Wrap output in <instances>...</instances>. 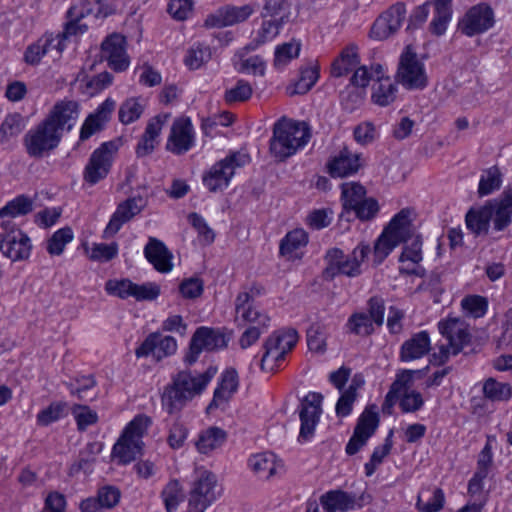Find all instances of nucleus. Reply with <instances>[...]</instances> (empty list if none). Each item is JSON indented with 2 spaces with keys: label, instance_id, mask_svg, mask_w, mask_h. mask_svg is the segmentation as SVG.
Listing matches in <instances>:
<instances>
[{
  "label": "nucleus",
  "instance_id": "nucleus-62",
  "mask_svg": "<svg viewBox=\"0 0 512 512\" xmlns=\"http://www.w3.org/2000/svg\"><path fill=\"white\" fill-rule=\"evenodd\" d=\"M462 308L474 318L482 317L488 307V302L485 297L479 295L466 296L461 301Z\"/></svg>",
  "mask_w": 512,
  "mask_h": 512
},
{
  "label": "nucleus",
  "instance_id": "nucleus-56",
  "mask_svg": "<svg viewBox=\"0 0 512 512\" xmlns=\"http://www.w3.org/2000/svg\"><path fill=\"white\" fill-rule=\"evenodd\" d=\"M188 428L184 423L175 420L168 430L167 443L170 448L178 450L182 448L188 437Z\"/></svg>",
  "mask_w": 512,
  "mask_h": 512
},
{
  "label": "nucleus",
  "instance_id": "nucleus-23",
  "mask_svg": "<svg viewBox=\"0 0 512 512\" xmlns=\"http://www.w3.org/2000/svg\"><path fill=\"white\" fill-rule=\"evenodd\" d=\"M145 206V200L141 197H132L121 202L116 211L112 214L105 230L104 237L114 236L121 227L130 221L134 216L139 214Z\"/></svg>",
  "mask_w": 512,
  "mask_h": 512
},
{
  "label": "nucleus",
  "instance_id": "nucleus-11",
  "mask_svg": "<svg viewBox=\"0 0 512 512\" xmlns=\"http://www.w3.org/2000/svg\"><path fill=\"white\" fill-rule=\"evenodd\" d=\"M227 346L225 335L218 330L199 327L190 340L189 348L183 357V362L191 366L198 360L202 351H213Z\"/></svg>",
  "mask_w": 512,
  "mask_h": 512
},
{
  "label": "nucleus",
  "instance_id": "nucleus-4",
  "mask_svg": "<svg viewBox=\"0 0 512 512\" xmlns=\"http://www.w3.org/2000/svg\"><path fill=\"white\" fill-rule=\"evenodd\" d=\"M370 253V247L367 244L360 243L350 254H344L339 248H331L326 252V268L323 270L325 280H333L338 275H344L350 278L358 277L362 274V263Z\"/></svg>",
  "mask_w": 512,
  "mask_h": 512
},
{
  "label": "nucleus",
  "instance_id": "nucleus-8",
  "mask_svg": "<svg viewBox=\"0 0 512 512\" xmlns=\"http://www.w3.org/2000/svg\"><path fill=\"white\" fill-rule=\"evenodd\" d=\"M62 137L57 129L43 119L25 134L23 144L30 157L41 159L58 148Z\"/></svg>",
  "mask_w": 512,
  "mask_h": 512
},
{
  "label": "nucleus",
  "instance_id": "nucleus-3",
  "mask_svg": "<svg viewBox=\"0 0 512 512\" xmlns=\"http://www.w3.org/2000/svg\"><path fill=\"white\" fill-rule=\"evenodd\" d=\"M235 322L238 327L245 328L239 339L243 349L256 343L270 326L269 316L253 306V295L249 293H239L235 299Z\"/></svg>",
  "mask_w": 512,
  "mask_h": 512
},
{
  "label": "nucleus",
  "instance_id": "nucleus-30",
  "mask_svg": "<svg viewBox=\"0 0 512 512\" xmlns=\"http://www.w3.org/2000/svg\"><path fill=\"white\" fill-rule=\"evenodd\" d=\"M491 219L492 210L486 204L479 208H471L465 216L467 228L475 235L487 234Z\"/></svg>",
  "mask_w": 512,
  "mask_h": 512
},
{
  "label": "nucleus",
  "instance_id": "nucleus-9",
  "mask_svg": "<svg viewBox=\"0 0 512 512\" xmlns=\"http://www.w3.org/2000/svg\"><path fill=\"white\" fill-rule=\"evenodd\" d=\"M298 341L295 329L275 331L264 343L260 367L263 371L275 370Z\"/></svg>",
  "mask_w": 512,
  "mask_h": 512
},
{
  "label": "nucleus",
  "instance_id": "nucleus-58",
  "mask_svg": "<svg viewBox=\"0 0 512 512\" xmlns=\"http://www.w3.org/2000/svg\"><path fill=\"white\" fill-rule=\"evenodd\" d=\"M67 16L70 19L66 24L64 30L59 33L61 37L66 41L70 36L82 34L87 30L86 25L79 24L80 19L83 17V13L77 12V7H71Z\"/></svg>",
  "mask_w": 512,
  "mask_h": 512
},
{
  "label": "nucleus",
  "instance_id": "nucleus-55",
  "mask_svg": "<svg viewBox=\"0 0 512 512\" xmlns=\"http://www.w3.org/2000/svg\"><path fill=\"white\" fill-rule=\"evenodd\" d=\"M424 400L421 393L411 390L409 388L404 389L399 398V407L403 413H413L422 408Z\"/></svg>",
  "mask_w": 512,
  "mask_h": 512
},
{
  "label": "nucleus",
  "instance_id": "nucleus-53",
  "mask_svg": "<svg viewBox=\"0 0 512 512\" xmlns=\"http://www.w3.org/2000/svg\"><path fill=\"white\" fill-rule=\"evenodd\" d=\"M151 418L146 415H137L125 428L123 436L143 444L142 437L151 425Z\"/></svg>",
  "mask_w": 512,
  "mask_h": 512
},
{
  "label": "nucleus",
  "instance_id": "nucleus-44",
  "mask_svg": "<svg viewBox=\"0 0 512 512\" xmlns=\"http://www.w3.org/2000/svg\"><path fill=\"white\" fill-rule=\"evenodd\" d=\"M23 128V117L20 114L14 113L6 116L0 126V143H7L12 138L17 137Z\"/></svg>",
  "mask_w": 512,
  "mask_h": 512
},
{
  "label": "nucleus",
  "instance_id": "nucleus-45",
  "mask_svg": "<svg viewBox=\"0 0 512 512\" xmlns=\"http://www.w3.org/2000/svg\"><path fill=\"white\" fill-rule=\"evenodd\" d=\"M300 50L301 44L295 40L277 46L275 49L274 66L277 69H282L292 59L299 56Z\"/></svg>",
  "mask_w": 512,
  "mask_h": 512
},
{
  "label": "nucleus",
  "instance_id": "nucleus-34",
  "mask_svg": "<svg viewBox=\"0 0 512 512\" xmlns=\"http://www.w3.org/2000/svg\"><path fill=\"white\" fill-rule=\"evenodd\" d=\"M142 446L143 444L121 435L113 446L112 455L118 460V463L125 465L136 459L137 455L141 453Z\"/></svg>",
  "mask_w": 512,
  "mask_h": 512
},
{
  "label": "nucleus",
  "instance_id": "nucleus-18",
  "mask_svg": "<svg viewBox=\"0 0 512 512\" xmlns=\"http://www.w3.org/2000/svg\"><path fill=\"white\" fill-rule=\"evenodd\" d=\"M195 132L189 118L176 119L171 127L166 149L175 155L188 152L194 145Z\"/></svg>",
  "mask_w": 512,
  "mask_h": 512
},
{
  "label": "nucleus",
  "instance_id": "nucleus-51",
  "mask_svg": "<svg viewBox=\"0 0 512 512\" xmlns=\"http://www.w3.org/2000/svg\"><path fill=\"white\" fill-rule=\"evenodd\" d=\"M167 512H173L183 499L182 488L178 480L169 481L161 492Z\"/></svg>",
  "mask_w": 512,
  "mask_h": 512
},
{
  "label": "nucleus",
  "instance_id": "nucleus-27",
  "mask_svg": "<svg viewBox=\"0 0 512 512\" xmlns=\"http://www.w3.org/2000/svg\"><path fill=\"white\" fill-rule=\"evenodd\" d=\"M170 118V114H159L148 122L145 132L136 147L138 157H145L153 152L157 142V138L164 124Z\"/></svg>",
  "mask_w": 512,
  "mask_h": 512
},
{
  "label": "nucleus",
  "instance_id": "nucleus-47",
  "mask_svg": "<svg viewBox=\"0 0 512 512\" xmlns=\"http://www.w3.org/2000/svg\"><path fill=\"white\" fill-rule=\"evenodd\" d=\"M144 112V104L139 98H129L124 101L119 109V120L127 125L141 117Z\"/></svg>",
  "mask_w": 512,
  "mask_h": 512
},
{
  "label": "nucleus",
  "instance_id": "nucleus-26",
  "mask_svg": "<svg viewBox=\"0 0 512 512\" xmlns=\"http://www.w3.org/2000/svg\"><path fill=\"white\" fill-rule=\"evenodd\" d=\"M238 374L235 369H227L221 376V381L214 391L213 399L207 406V412H211L228 403L231 396L238 389Z\"/></svg>",
  "mask_w": 512,
  "mask_h": 512
},
{
  "label": "nucleus",
  "instance_id": "nucleus-57",
  "mask_svg": "<svg viewBox=\"0 0 512 512\" xmlns=\"http://www.w3.org/2000/svg\"><path fill=\"white\" fill-rule=\"evenodd\" d=\"M392 443L390 437H387L385 443L382 446H378L374 449L370 460L364 465L365 475L367 477L372 476L377 467L383 462V459L390 453Z\"/></svg>",
  "mask_w": 512,
  "mask_h": 512
},
{
  "label": "nucleus",
  "instance_id": "nucleus-13",
  "mask_svg": "<svg viewBox=\"0 0 512 512\" xmlns=\"http://www.w3.org/2000/svg\"><path fill=\"white\" fill-rule=\"evenodd\" d=\"M494 25V12L481 3L471 7L458 23V30L469 37L482 34Z\"/></svg>",
  "mask_w": 512,
  "mask_h": 512
},
{
  "label": "nucleus",
  "instance_id": "nucleus-1",
  "mask_svg": "<svg viewBox=\"0 0 512 512\" xmlns=\"http://www.w3.org/2000/svg\"><path fill=\"white\" fill-rule=\"evenodd\" d=\"M217 370L209 367L202 373H192L185 369L172 377V382L163 391L161 402L162 407L169 413L179 412L189 401L202 394Z\"/></svg>",
  "mask_w": 512,
  "mask_h": 512
},
{
  "label": "nucleus",
  "instance_id": "nucleus-41",
  "mask_svg": "<svg viewBox=\"0 0 512 512\" xmlns=\"http://www.w3.org/2000/svg\"><path fill=\"white\" fill-rule=\"evenodd\" d=\"M249 466L260 477L269 478L275 474V456L272 453H260L249 459Z\"/></svg>",
  "mask_w": 512,
  "mask_h": 512
},
{
  "label": "nucleus",
  "instance_id": "nucleus-15",
  "mask_svg": "<svg viewBox=\"0 0 512 512\" xmlns=\"http://www.w3.org/2000/svg\"><path fill=\"white\" fill-rule=\"evenodd\" d=\"M126 46V38L118 33L107 36L101 44L102 58L115 72H123L129 67L130 58L126 52Z\"/></svg>",
  "mask_w": 512,
  "mask_h": 512
},
{
  "label": "nucleus",
  "instance_id": "nucleus-22",
  "mask_svg": "<svg viewBox=\"0 0 512 512\" xmlns=\"http://www.w3.org/2000/svg\"><path fill=\"white\" fill-rule=\"evenodd\" d=\"M361 166V154L351 151L346 146L331 156L326 164L327 172L333 178H344L354 175Z\"/></svg>",
  "mask_w": 512,
  "mask_h": 512
},
{
  "label": "nucleus",
  "instance_id": "nucleus-25",
  "mask_svg": "<svg viewBox=\"0 0 512 512\" xmlns=\"http://www.w3.org/2000/svg\"><path fill=\"white\" fill-rule=\"evenodd\" d=\"M144 255L158 272L168 273L173 268L171 252L162 241L155 237H149L144 248Z\"/></svg>",
  "mask_w": 512,
  "mask_h": 512
},
{
  "label": "nucleus",
  "instance_id": "nucleus-24",
  "mask_svg": "<svg viewBox=\"0 0 512 512\" xmlns=\"http://www.w3.org/2000/svg\"><path fill=\"white\" fill-rule=\"evenodd\" d=\"M422 259V240L420 236H416L409 245L403 248L399 257V261L402 263L399 272L401 274L423 277L425 275V269L418 265Z\"/></svg>",
  "mask_w": 512,
  "mask_h": 512
},
{
  "label": "nucleus",
  "instance_id": "nucleus-19",
  "mask_svg": "<svg viewBox=\"0 0 512 512\" xmlns=\"http://www.w3.org/2000/svg\"><path fill=\"white\" fill-rule=\"evenodd\" d=\"M255 12V6L245 4L242 6L226 5L220 7L215 13L208 15L205 20L207 27H227L246 21Z\"/></svg>",
  "mask_w": 512,
  "mask_h": 512
},
{
  "label": "nucleus",
  "instance_id": "nucleus-38",
  "mask_svg": "<svg viewBox=\"0 0 512 512\" xmlns=\"http://www.w3.org/2000/svg\"><path fill=\"white\" fill-rule=\"evenodd\" d=\"M33 210V201L25 195H19L0 209V219L15 218L29 214Z\"/></svg>",
  "mask_w": 512,
  "mask_h": 512
},
{
  "label": "nucleus",
  "instance_id": "nucleus-52",
  "mask_svg": "<svg viewBox=\"0 0 512 512\" xmlns=\"http://www.w3.org/2000/svg\"><path fill=\"white\" fill-rule=\"evenodd\" d=\"M210 59L211 49L208 46L198 44L188 49L184 58V63L189 69L196 70Z\"/></svg>",
  "mask_w": 512,
  "mask_h": 512
},
{
  "label": "nucleus",
  "instance_id": "nucleus-39",
  "mask_svg": "<svg viewBox=\"0 0 512 512\" xmlns=\"http://www.w3.org/2000/svg\"><path fill=\"white\" fill-rule=\"evenodd\" d=\"M366 189L360 183L349 182L341 185L343 207L352 210L365 199Z\"/></svg>",
  "mask_w": 512,
  "mask_h": 512
},
{
  "label": "nucleus",
  "instance_id": "nucleus-20",
  "mask_svg": "<svg viewBox=\"0 0 512 512\" xmlns=\"http://www.w3.org/2000/svg\"><path fill=\"white\" fill-rule=\"evenodd\" d=\"M371 496L362 493L358 498L343 490H330L320 497V503L326 512L348 511L369 503Z\"/></svg>",
  "mask_w": 512,
  "mask_h": 512
},
{
  "label": "nucleus",
  "instance_id": "nucleus-59",
  "mask_svg": "<svg viewBox=\"0 0 512 512\" xmlns=\"http://www.w3.org/2000/svg\"><path fill=\"white\" fill-rule=\"evenodd\" d=\"M444 502L445 496L442 489L436 488L426 502L423 501V495L419 494L416 507L420 512H438L443 508Z\"/></svg>",
  "mask_w": 512,
  "mask_h": 512
},
{
  "label": "nucleus",
  "instance_id": "nucleus-54",
  "mask_svg": "<svg viewBox=\"0 0 512 512\" xmlns=\"http://www.w3.org/2000/svg\"><path fill=\"white\" fill-rule=\"evenodd\" d=\"M253 89L251 85L245 80H238L236 85L227 89L224 93V100L227 104H234L237 102H245L252 96Z\"/></svg>",
  "mask_w": 512,
  "mask_h": 512
},
{
  "label": "nucleus",
  "instance_id": "nucleus-37",
  "mask_svg": "<svg viewBox=\"0 0 512 512\" xmlns=\"http://www.w3.org/2000/svg\"><path fill=\"white\" fill-rule=\"evenodd\" d=\"M379 84L373 88L372 101L382 107L390 105L396 99L397 88L389 78H378Z\"/></svg>",
  "mask_w": 512,
  "mask_h": 512
},
{
  "label": "nucleus",
  "instance_id": "nucleus-21",
  "mask_svg": "<svg viewBox=\"0 0 512 512\" xmlns=\"http://www.w3.org/2000/svg\"><path fill=\"white\" fill-rule=\"evenodd\" d=\"M177 351V341L172 336H164L154 332L149 334L142 344L135 350L138 358L147 357L150 354L157 360L169 357Z\"/></svg>",
  "mask_w": 512,
  "mask_h": 512
},
{
  "label": "nucleus",
  "instance_id": "nucleus-31",
  "mask_svg": "<svg viewBox=\"0 0 512 512\" xmlns=\"http://www.w3.org/2000/svg\"><path fill=\"white\" fill-rule=\"evenodd\" d=\"M410 215L411 211L409 209H402L391 219L384 230L393 235L395 239H399L402 242L408 241L413 235Z\"/></svg>",
  "mask_w": 512,
  "mask_h": 512
},
{
  "label": "nucleus",
  "instance_id": "nucleus-64",
  "mask_svg": "<svg viewBox=\"0 0 512 512\" xmlns=\"http://www.w3.org/2000/svg\"><path fill=\"white\" fill-rule=\"evenodd\" d=\"M160 295V287L152 282L132 284V295L137 301H152Z\"/></svg>",
  "mask_w": 512,
  "mask_h": 512
},
{
  "label": "nucleus",
  "instance_id": "nucleus-46",
  "mask_svg": "<svg viewBox=\"0 0 512 512\" xmlns=\"http://www.w3.org/2000/svg\"><path fill=\"white\" fill-rule=\"evenodd\" d=\"M502 184V174L498 167L487 169L481 176L478 186V194L486 196L498 190Z\"/></svg>",
  "mask_w": 512,
  "mask_h": 512
},
{
  "label": "nucleus",
  "instance_id": "nucleus-10",
  "mask_svg": "<svg viewBox=\"0 0 512 512\" xmlns=\"http://www.w3.org/2000/svg\"><path fill=\"white\" fill-rule=\"evenodd\" d=\"M250 162V156L244 152H233L224 159L215 163L204 174L203 183L210 192H217L228 187L235 174V169L243 167Z\"/></svg>",
  "mask_w": 512,
  "mask_h": 512
},
{
  "label": "nucleus",
  "instance_id": "nucleus-28",
  "mask_svg": "<svg viewBox=\"0 0 512 512\" xmlns=\"http://www.w3.org/2000/svg\"><path fill=\"white\" fill-rule=\"evenodd\" d=\"M430 351V337L427 331H420L406 340L400 350V360L409 362L419 359Z\"/></svg>",
  "mask_w": 512,
  "mask_h": 512
},
{
  "label": "nucleus",
  "instance_id": "nucleus-2",
  "mask_svg": "<svg viewBox=\"0 0 512 512\" xmlns=\"http://www.w3.org/2000/svg\"><path fill=\"white\" fill-rule=\"evenodd\" d=\"M310 138L311 131L306 122L282 117L273 126L270 153L277 160L284 161L307 145Z\"/></svg>",
  "mask_w": 512,
  "mask_h": 512
},
{
  "label": "nucleus",
  "instance_id": "nucleus-7",
  "mask_svg": "<svg viewBox=\"0 0 512 512\" xmlns=\"http://www.w3.org/2000/svg\"><path fill=\"white\" fill-rule=\"evenodd\" d=\"M395 81L407 90H423L428 86L425 65L411 45L406 46L399 57Z\"/></svg>",
  "mask_w": 512,
  "mask_h": 512
},
{
  "label": "nucleus",
  "instance_id": "nucleus-61",
  "mask_svg": "<svg viewBox=\"0 0 512 512\" xmlns=\"http://www.w3.org/2000/svg\"><path fill=\"white\" fill-rule=\"evenodd\" d=\"M289 7L288 0H266L261 15L284 22V19L288 17Z\"/></svg>",
  "mask_w": 512,
  "mask_h": 512
},
{
  "label": "nucleus",
  "instance_id": "nucleus-29",
  "mask_svg": "<svg viewBox=\"0 0 512 512\" xmlns=\"http://www.w3.org/2000/svg\"><path fill=\"white\" fill-rule=\"evenodd\" d=\"M417 372L415 370H402L396 374V378L391 384L382 404V412L384 414H392L393 407L399 401L401 392L412 386L414 374Z\"/></svg>",
  "mask_w": 512,
  "mask_h": 512
},
{
  "label": "nucleus",
  "instance_id": "nucleus-42",
  "mask_svg": "<svg viewBox=\"0 0 512 512\" xmlns=\"http://www.w3.org/2000/svg\"><path fill=\"white\" fill-rule=\"evenodd\" d=\"M376 406H368L358 418L357 424L354 428L357 433L370 438L378 428L379 415L376 412Z\"/></svg>",
  "mask_w": 512,
  "mask_h": 512
},
{
  "label": "nucleus",
  "instance_id": "nucleus-5",
  "mask_svg": "<svg viewBox=\"0 0 512 512\" xmlns=\"http://www.w3.org/2000/svg\"><path fill=\"white\" fill-rule=\"evenodd\" d=\"M441 335L447 340V344L439 346V352L432 355L437 365L445 364L450 355H457L470 343L471 335L466 323L458 318H448L438 323Z\"/></svg>",
  "mask_w": 512,
  "mask_h": 512
},
{
  "label": "nucleus",
  "instance_id": "nucleus-36",
  "mask_svg": "<svg viewBox=\"0 0 512 512\" xmlns=\"http://www.w3.org/2000/svg\"><path fill=\"white\" fill-rule=\"evenodd\" d=\"M483 394L492 402H507L512 397V388L508 383L489 378L483 384Z\"/></svg>",
  "mask_w": 512,
  "mask_h": 512
},
{
  "label": "nucleus",
  "instance_id": "nucleus-60",
  "mask_svg": "<svg viewBox=\"0 0 512 512\" xmlns=\"http://www.w3.org/2000/svg\"><path fill=\"white\" fill-rule=\"evenodd\" d=\"M72 414L76 420L78 430L84 431L98 421V415L85 405H74Z\"/></svg>",
  "mask_w": 512,
  "mask_h": 512
},
{
  "label": "nucleus",
  "instance_id": "nucleus-32",
  "mask_svg": "<svg viewBox=\"0 0 512 512\" xmlns=\"http://www.w3.org/2000/svg\"><path fill=\"white\" fill-rule=\"evenodd\" d=\"M359 64V56L357 53V46L350 44L345 47L339 57H337L331 66V74L334 77H342L356 68Z\"/></svg>",
  "mask_w": 512,
  "mask_h": 512
},
{
  "label": "nucleus",
  "instance_id": "nucleus-12",
  "mask_svg": "<svg viewBox=\"0 0 512 512\" xmlns=\"http://www.w3.org/2000/svg\"><path fill=\"white\" fill-rule=\"evenodd\" d=\"M118 150V145L113 142H104L99 148L93 151L84 169V181L95 185L104 179L112 166L113 156Z\"/></svg>",
  "mask_w": 512,
  "mask_h": 512
},
{
  "label": "nucleus",
  "instance_id": "nucleus-6",
  "mask_svg": "<svg viewBox=\"0 0 512 512\" xmlns=\"http://www.w3.org/2000/svg\"><path fill=\"white\" fill-rule=\"evenodd\" d=\"M222 494L217 476L209 470H198L188 496V512H205Z\"/></svg>",
  "mask_w": 512,
  "mask_h": 512
},
{
  "label": "nucleus",
  "instance_id": "nucleus-17",
  "mask_svg": "<svg viewBox=\"0 0 512 512\" xmlns=\"http://www.w3.org/2000/svg\"><path fill=\"white\" fill-rule=\"evenodd\" d=\"M31 249L30 238L20 229H12L0 235V251L13 262L26 260Z\"/></svg>",
  "mask_w": 512,
  "mask_h": 512
},
{
  "label": "nucleus",
  "instance_id": "nucleus-49",
  "mask_svg": "<svg viewBox=\"0 0 512 512\" xmlns=\"http://www.w3.org/2000/svg\"><path fill=\"white\" fill-rule=\"evenodd\" d=\"M400 243H402L401 240L395 239L393 235L384 230L374 245L375 262L377 264L382 263Z\"/></svg>",
  "mask_w": 512,
  "mask_h": 512
},
{
  "label": "nucleus",
  "instance_id": "nucleus-33",
  "mask_svg": "<svg viewBox=\"0 0 512 512\" xmlns=\"http://www.w3.org/2000/svg\"><path fill=\"white\" fill-rule=\"evenodd\" d=\"M227 439V433L219 427H209L199 434L195 445L197 450L202 454L209 452L222 446Z\"/></svg>",
  "mask_w": 512,
  "mask_h": 512
},
{
  "label": "nucleus",
  "instance_id": "nucleus-14",
  "mask_svg": "<svg viewBox=\"0 0 512 512\" xmlns=\"http://www.w3.org/2000/svg\"><path fill=\"white\" fill-rule=\"evenodd\" d=\"M323 396L320 393H309L301 401L299 417L301 421L299 441H307L313 435L322 413L321 403Z\"/></svg>",
  "mask_w": 512,
  "mask_h": 512
},
{
  "label": "nucleus",
  "instance_id": "nucleus-43",
  "mask_svg": "<svg viewBox=\"0 0 512 512\" xmlns=\"http://www.w3.org/2000/svg\"><path fill=\"white\" fill-rule=\"evenodd\" d=\"M308 243V236L302 229L290 231L280 243V253L292 257V254Z\"/></svg>",
  "mask_w": 512,
  "mask_h": 512
},
{
  "label": "nucleus",
  "instance_id": "nucleus-16",
  "mask_svg": "<svg viewBox=\"0 0 512 512\" xmlns=\"http://www.w3.org/2000/svg\"><path fill=\"white\" fill-rule=\"evenodd\" d=\"M80 113V106L74 100H60L56 102L48 115L44 118L63 136L75 126Z\"/></svg>",
  "mask_w": 512,
  "mask_h": 512
},
{
  "label": "nucleus",
  "instance_id": "nucleus-50",
  "mask_svg": "<svg viewBox=\"0 0 512 512\" xmlns=\"http://www.w3.org/2000/svg\"><path fill=\"white\" fill-rule=\"evenodd\" d=\"M73 231L70 227L61 228L53 233L47 242V251L51 255H61L65 246L73 240Z\"/></svg>",
  "mask_w": 512,
  "mask_h": 512
},
{
  "label": "nucleus",
  "instance_id": "nucleus-40",
  "mask_svg": "<svg viewBox=\"0 0 512 512\" xmlns=\"http://www.w3.org/2000/svg\"><path fill=\"white\" fill-rule=\"evenodd\" d=\"M492 210L494 229L503 231L512 221V208H509L501 200L495 199L486 203Z\"/></svg>",
  "mask_w": 512,
  "mask_h": 512
},
{
  "label": "nucleus",
  "instance_id": "nucleus-48",
  "mask_svg": "<svg viewBox=\"0 0 512 512\" xmlns=\"http://www.w3.org/2000/svg\"><path fill=\"white\" fill-rule=\"evenodd\" d=\"M319 78L317 66H306L300 69V76L294 85L291 94H306L315 85Z\"/></svg>",
  "mask_w": 512,
  "mask_h": 512
},
{
  "label": "nucleus",
  "instance_id": "nucleus-63",
  "mask_svg": "<svg viewBox=\"0 0 512 512\" xmlns=\"http://www.w3.org/2000/svg\"><path fill=\"white\" fill-rule=\"evenodd\" d=\"M49 41L38 39L34 44L27 47L24 53V60L29 65H37L41 59L49 52Z\"/></svg>",
  "mask_w": 512,
  "mask_h": 512
},
{
  "label": "nucleus",
  "instance_id": "nucleus-35",
  "mask_svg": "<svg viewBox=\"0 0 512 512\" xmlns=\"http://www.w3.org/2000/svg\"><path fill=\"white\" fill-rule=\"evenodd\" d=\"M374 322L365 312L351 314L345 324L346 332L356 336H369L374 332Z\"/></svg>",
  "mask_w": 512,
  "mask_h": 512
}]
</instances>
